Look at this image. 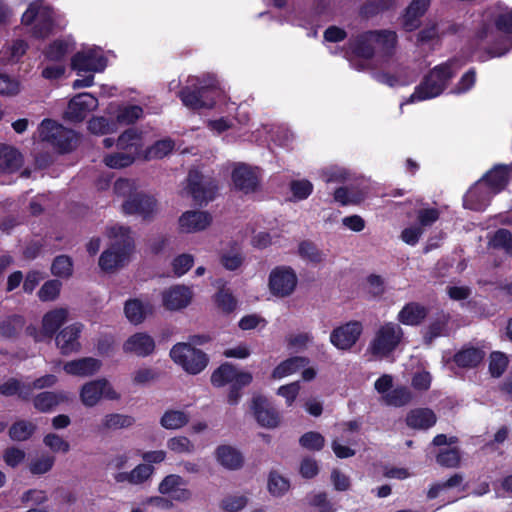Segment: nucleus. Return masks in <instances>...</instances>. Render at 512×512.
<instances>
[{
    "label": "nucleus",
    "mask_w": 512,
    "mask_h": 512,
    "mask_svg": "<svg viewBox=\"0 0 512 512\" xmlns=\"http://www.w3.org/2000/svg\"><path fill=\"white\" fill-rule=\"evenodd\" d=\"M231 178L236 190L244 194L256 192L260 184L255 170L246 164L236 166L232 171Z\"/></svg>",
    "instance_id": "obj_16"
},
{
    "label": "nucleus",
    "mask_w": 512,
    "mask_h": 512,
    "mask_svg": "<svg viewBox=\"0 0 512 512\" xmlns=\"http://www.w3.org/2000/svg\"><path fill=\"white\" fill-rule=\"evenodd\" d=\"M251 410L257 423L262 427L276 428L280 423L279 412L262 395L252 398Z\"/></svg>",
    "instance_id": "obj_13"
},
{
    "label": "nucleus",
    "mask_w": 512,
    "mask_h": 512,
    "mask_svg": "<svg viewBox=\"0 0 512 512\" xmlns=\"http://www.w3.org/2000/svg\"><path fill=\"white\" fill-rule=\"evenodd\" d=\"M430 6V0H412L402 15V27L406 32H413L421 25V18Z\"/></svg>",
    "instance_id": "obj_20"
},
{
    "label": "nucleus",
    "mask_w": 512,
    "mask_h": 512,
    "mask_svg": "<svg viewBox=\"0 0 512 512\" xmlns=\"http://www.w3.org/2000/svg\"><path fill=\"white\" fill-rule=\"evenodd\" d=\"M212 222V216L207 211H186L179 218L181 231L186 233L198 232L206 229Z\"/></svg>",
    "instance_id": "obj_24"
},
{
    "label": "nucleus",
    "mask_w": 512,
    "mask_h": 512,
    "mask_svg": "<svg viewBox=\"0 0 512 512\" xmlns=\"http://www.w3.org/2000/svg\"><path fill=\"white\" fill-rule=\"evenodd\" d=\"M485 355L486 353L482 348L466 344L453 355L452 361L459 368L471 369L478 367L484 360Z\"/></svg>",
    "instance_id": "obj_25"
},
{
    "label": "nucleus",
    "mask_w": 512,
    "mask_h": 512,
    "mask_svg": "<svg viewBox=\"0 0 512 512\" xmlns=\"http://www.w3.org/2000/svg\"><path fill=\"white\" fill-rule=\"evenodd\" d=\"M175 142L171 138L157 140L153 145L147 148L145 158L162 159L173 151Z\"/></svg>",
    "instance_id": "obj_50"
},
{
    "label": "nucleus",
    "mask_w": 512,
    "mask_h": 512,
    "mask_svg": "<svg viewBox=\"0 0 512 512\" xmlns=\"http://www.w3.org/2000/svg\"><path fill=\"white\" fill-rule=\"evenodd\" d=\"M25 323V318L22 315H10L0 321V335L7 339L16 338L23 330Z\"/></svg>",
    "instance_id": "obj_40"
},
{
    "label": "nucleus",
    "mask_w": 512,
    "mask_h": 512,
    "mask_svg": "<svg viewBox=\"0 0 512 512\" xmlns=\"http://www.w3.org/2000/svg\"><path fill=\"white\" fill-rule=\"evenodd\" d=\"M489 244L497 250H503L505 254L512 257V232L507 228L497 229Z\"/></svg>",
    "instance_id": "obj_48"
},
{
    "label": "nucleus",
    "mask_w": 512,
    "mask_h": 512,
    "mask_svg": "<svg viewBox=\"0 0 512 512\" xmlns=\"http://www.w3.org/2000/svg\"><path fill=\"white\" fill-rule=\"evenodd\" d=\"M449 320V314L443 311L437 313L423 331V343L426 346H431L436 338L447 335Z\"/></svg>",
    "instance_id": "obj_31"
},
{
    "label": "nucleus",
    "mask_w": 512,
    "mask_h": 512,
    "mask_svg": "<svg viewBox=\"0 0 512 512\" xmlns=\"http://www.w3.org/2000/svg\"><path fill=\"white\" fill-rule=\"evenodd\" d=\"M253 381V376L250 372H241L236 381L230 383V388L227 396V402L231 406L239 403L242 397V389L249 386Z\"/></svg>",
    "instance_id": "obj_42"
},
{
    "label": "nucleus",
    "mask_w": 512,
    "mask_h": 512,
    "mask_svg": "<svg viewBox=\"0 0 512 512\" xmlns=\"http://www.w3.org/2000/svg\"><path fill=\"white\" fill-rule=\"evenodd\" d=\"M67 317L68 311L65 308H56L45 313L42 318V334L52 338L66 322Z\"/></svg>",
    "instance_id": "obj_33"
},
{
    "label": "nucleus",
    "mask_w": 512,
    "mask_h": 512,
    "mask_svg": "<svg viewBox=\"0 0 512 512\" xmlns=\"http://www.w3.org/2000/svg\"><path fill=\"white\" fill-rule=\"evenodd\" d=\"M119 230L120 237L116 238L99 257V267L105 272H112L122 266L134 249V240L129 235V229L119 227Z\"/></svg>",
    "instance_id": "obj_6"
},
{
    "label": "nucleus",
    "mask_w": 512,
    "mask_h": 512,
    "mask_svg": "<svg viewBox=\"0 0 512 512\" xmlns=\"http://www.w3.org/2000/svg\"><path fill=\"white\" fill-rule=\"evenodd\" d=\"M69 53V43L63 39H56L49 43L43 51L45 59L52 62H62Z\"/></svg>",
    "instance_id": "obj_46"
},
{
    "label": "nucleus",
    "mask_w": 512,
    "mask_h": 512,
    "mask_svg": "<svg viewBox=\"0 0 512 512\" xmlns=\"http://www.w3.org/2000/svg\"><path fill=\"white\" fill-rule=\"evenodd\" d=\"M154 473V467L148 464H138L130 472H118L114 475L117 483L127 482L132 485H141L146 482Z\"/></svg>",
    "instance_id": "obj_32"
},
{
    "label": "nucleus",
    "mask_w": 512,
    "mask_h": 512,
    "mask_svg": "<svg viewBox=\"0 0 512 512\" xmlns=\"http://www.w3.org/2000/svg\"><path fill=\"white\" fill-rule=\"evenodd\" d=\"M171 359L191 375L201 373L209 363L208 355L191 344L180 342L170 350Z\"/></svg>",
    "instance_id": "obj_8"
},
{
    "label": "nucleus",
    "mask_w": 512,
    "mask_h": 512,
    "mask_svg": "<svg viewBox=\"0 0 512 512\" xmlns=\"http://www.w3.org/2000/svg\"><path fill=\"white\" fill-rule=\"evenodd\" d=\"M412 393L406 386H398L388 392L384 399L388 405L402 407L409 404L412 400Z\"/></svg>",
    "instance_id": "obj_51"
},
{
    "label": "nucleus",
    "mask_w": 512,
    "mask_h": 512,
    "mask_svg": "<svg viewBox=\"0 0 512 512\" xmlns=\"http://www.w3.org/2000/svg\"><path fill=\"white\" fill-rule=\"evenodd\" d=\"M144 110L139 105H126L119 107L116 114V123L120 125H131L141 119Z\"/></svg>",
    "instance_id": "obj_47"
},
{
    "label": "nucleus",
    "mask_w": 512,
    "mask_h": 512,
    "mask_svg": "<svg viewBox=\"0 0 512 512\" xmlns=\"http://www.w3.org/2000/svg\"><path fill=\"white\" fill-rule=\"evenodd\" d=\"M290 191L296 200H305L313 192V184L307 180H292L289 184Z\"/></svg>",
    "instance_id": "obj_62"
},
{
    "label": "nucleus",
    "mask_w": 512,
    "mask_h": 512,
    "mask_svg": "<svg viewBox=\"0 0 512 512\" xmlns=\"http://www.w3.org/2000/svg\"><path fill=\"white\" fill-rule=\"evenodd\" d=\"M397 41L395 31L367 30L349 38L342 50L347 59L355 57L371 60L377 52L381 57L389 58L394 54Z\"/></svg>",
    "instance_id": "obj_1"
},
{
    "label": "nucleus",
    "mask_w": 512,
    "mask_h": 512,
    "mask_svg": "<svg viewBox=\"0 0 512 512\" xmlns=\"http://www.w3.org/2000/svg\"><path fill=\"white\" fill-rule=\"evenodd\" d=\"M39 138L48 143L58 153L65 154L73 150L76 142L74 130L64 127L53 119H44L38 127Z\"/></svg>",
    "instance_id": "obj_5"
},
{
    "label": "nucleus",
    "mask_w": 512,
    "mask_h": 512,
    "mask_svg": "<svg viewBox=\"0 0 512 512\" xmlns=\"http://www.w3.org/2000/svg\"><path fill=\"white\" fill-rule=\"evenodd\" d=\"M454 77L452 63L447 61L431 69L415 87L408 102L424 101L438 97L447 88L450 80Z\"/></svg>",
    "instance_id": "obj_3"
},
{
    "label": "nucleus",
    "mask_w": 512,
    "mask_h": 512,
    "mask_svg": "<svg viewBox=\"0 0 512 512\" xmlns=\"http://www.w3.org/2000/svg\"><path fill=\"white\" fill-rule=\"evenodd\" d=\"M116 127V123L108 120L107 118L101 117H93L88 122V130L92 134L96 135H105L114 132Z\"/></svg>",
    "instance_id": "obj_58"
},
{
    "label": "nucleus",
    "mask_w": 512,
    "mask_h": 512,
    "mask_svg": "<svg viewBox=\"0 0 512 512\" xmlns=\"http://www.w3.org/2000/svg\"><path fill=\"white\" fill-rule=\"evenodd\" d=\"M192 291L184 285H176L162 294L163 305L170 311L186 308L192 300Z\"/></svg>",
    "instance_id": "obj_19"
},
{
    "label": "nucleus",
    "mask_w": 512,
    "mask_h": 512,
    "mask_svg": "<svg viewBox=\"0 0 512 512\" xmlns=\"http://www.w3.org/2000/svg\"><path fill=\"white\" fill-rule=\"evenodd\" d=\"M310 363V359L305 356H292L280 362L272 371L271 377L273 379H282L293 373H296L301 368L306 367Z\"/></svg>",
    "instance_id": "obj_35"
},
{
    "label": "nucleus",
    "mask_w": 512,
    "mask_h": 512,
    "mask_svg": "<svg viewBox=\"0 0 512 512\" xmlns=\"http://www.w3.org/2000/svg\"><path fill=\"white\" fill-rule=\"evenodd\" d=\"M69 401V393L65 391H44L38 393L32 399L34 408L41 413L52 412L60 404Z\"/></svg>",
    "instance_id": "obj_22"
},
{
    "label": "nucleus",
    "mask_w": 512,
    "mask_h": 512,
    "mask_svg": "<svg viewBox=\"0 0 512 512\" xmlns=\"http://www.w3.org/2000/svg\"><path fill=\"white\" fill-rule=\"evenodd\" d=\"M51 273L59 278H69L73 273L72 258L68 255L56 256L51 265Z\"/></svg>",
    "instance_id": "obj_53"
},
{
    "label": "nucleus",
    "mask_w": 512,
    "mask_h": 512,
    "mask_svg": "<svg viewBox=\"0 0 512 512\" xmlns=\"http://www.w3.org/2000/svg\"><path fill=\"white\" fill-rule=\"evenodd\" d=\"M36 431V426L26 420H18L14 422L9 428V437L13 441H27L32 437Z\"/></svg>",
    "instance_id": "obj_45"
},
{
    "label": "nucleus",
    "mask_w": 512,
    "mask_h": 512,
    "mask_svg": "<svg viewBox=\"0 0 512 512\" xmlns=\"http://www.w3.org/2000/svg\"><path fill=\"white\" fill-rule=\"evenodd\" d=\"M214 302L224 314H230L237 307V300L229 289L220 288L214 295Z\"/></svg>",
    "instance_id": "obj_52"
},
{
    "label": "nucleus",
    "mask_w": 512,
    "mask_h": 512,
    "mask_svg": "<svg viewBox=\"0 0 512 512\" xmlns=\"http://www.w3.org/2000/svg\"><path fill=\"white\" fill-rule=\"evenodd\" d=\"M157 210V200L154 196L143 191H134L122 203L125 215H138L143 220L151 219Z\"/></svg>",
    "instance_id": "obj_11"
},
{
    "label": "nucleus",
    "mask_w": 512,
    "mask_h": 512,
    "mask_svg": "<svg viewBox=\"0 0 512 512\" xmlns=\"http://www.w3.org/2000/svg\"><path fill=\"white\" fill-rule=\"evenodd\" d=\"M152 312L153 307L149 302L143 303L137 298L127 300L124 305L125 316L134 325L141 324Z\"/></svg>",
    "instance_id": "obj_34"
},
{
    "label": "nucleus",
    "mask_w": 512,
    "mask_h": 512,
    "mask_svg": "<svg viewBox=\"0 0 512 512\" xmlns=\"http://www.w3.org/2000/svg\"><path fill=\"white\" fill-rule=\"evenodd\" d=\"M511 172L512 165L497 164L480 178V182L496 195L507 187Z\"/></svg>",
    "instance_id": "obj_17"
},
{
    "label": "nucleus",
    "mask_w": 512,
    "mask_h": 512,
    "mask_svg": "<svg viewBox=\"0 0 512 512\" xmlns=\"http://www.w3.org/2000/svg\"><path fill=\"white\" fill-rule=\"evenodd\" d=\"M22 164L23 157L16 148L0 143V174L15 173Z\"/></svg>",
    "instance_id": "obj_30"
},
{
    "label": "nucleus",
    "mask_w": 512,
    "mask_h": 512,
    "mask_svg": "<svg viewBox=\"0 0 512 512\" xmlns=\"http://www.w3.org/2000/svg\"><path fill=\"white\" fill-rule=\"evenodd\" d=\"M107 65V59L93 51L77 52L71 58L72 70L80 72H102Z\"/></svg>",
    "instance_id": "obj_18"
},
{
    "label": "nucleus",
    "mask_w": 512,
    "mask_h": 512,
    "mask_svg": "<svg viewBox=\"0 0 512 512\" xmlns=\"http://www.w3.org/2000/svg\"><path fill=\"white\" fill-rule=\"evenodd\" d=\"M508 366V358L506 355L499 351H494L490 355L489 372L492 377H500Z\"/></svg>",
    "instance_id": "obj_61"
},
{
    "label": "nucleus",
    "mask_w": 512,
    "mask_h": 512,
    "mask_svg": "<svg viewBox=\"0 0 512 512\" xmlns=\"http://www.w3.org/2000/svg\"><path fill=\"white\" fill-rule=\"evenodd\" d=\"M214 454L217 462L227 470H239L244 465L243 454L231 445H219Z\"/></svg>",
    "instance_id": "obj_27"
},
{
    "label": "nucleus",
    "mask_w": 512,
    "mask_h": 512,
    "mask_svg": "<svg viewBox=\"0 0 512 512\" xmlns=\"http://www.w3.org/2000/svg\"><path fill=\"white\" fill-rule=\"evenodd\" d=\"M62 283L57 279L46 281L38 291V297L43 302L54 301L58 298Z\"/></svg>",
    "instance_id": "obj_59"
},
{
    "label": "nucleus",
    "mask_w": 512,
    "mask_h": 512,
    "mask_svg": "<svg viewBox=\"0 0 512 512\" xmlns=\"http://www.w3.org/2000/svg\"><path fill=\"white\" fill-rule=\"evenodd\" d=\"M189 416L180 410H167L160 419V424L163 428L168 430L180 429L187 425Z\"/></svg>",
    "instance_id": "obj_44"
},
{
    "label": "nucleus",
    "mask_w": 512,
    "mask_h": 512,
    "mask_svg": "<svg viewBox=\"0 0 512 512\" xmlns=\"http://www.w3.org/2000/svg\"><path fill=\"white\" fill-rule=\"evenodd\" d=\"M83 325L81 323H73L60 330L56 337L55 342L60 353L68 356L72 353H77L81 349L79 341Z\"/></svg>",
    "instance_id": "obj_14"
},
{
    "label": "nucleus",
    "mask_w": 512,
    "mask_h": 512,
    "mask_svg": "<svg viewBox=\"0 0 512 512\" xmlns=\"http://www.w3.org/2000/svg\"><path fill=\"white\" fill-rule=\"evenodd\" d=\"M136 156L129 152H116L104 157V164L112 169L126 168L134 163Z\"/></svg>",
    "instance_id": "obj_54"
},
{
    "label": "nucleus",
    "mask_w": 512,
    "mask_h": 512,
    "mask_svg": "<svg viewBox=\"0 0 512 512\" xmlns=\"http://www.w3.org/2000/svg\"><path fill=\"white\" fill-rule=\"evenodd\" d=\"M102 366L100 360L93 357H83L68 361L63 370L66 374L79 377H89L96 374Z\"/></svg>",
    "instance_id": "obj_26"
},
{
    "label": "nucleus",
    "mask_w": 512,
    "mask_h": 512,
    "mask_svg": "<svg viewBox=\"0 0 512 512\" xmlns=\"http://www.w3.org/2000/svg\"><path fill=\"white\" fill-rule=\"evenodd\" d=\"M186 485V481L177 474L165 476L159 483L158 491L162 495H172L180 486Z\"/></svg>",
    "instance_id": "obj_57"
},
{
    "label": "nucleus",
    "mask_w": 512,
    "mask_h": 512,
    "mask_svg": "<svg viewBox=\"0 0 512 512\" xmlns=\"http://www.w3.org/2000/svg\"><path fill=\"white\" fill-rule=\"evenodd\" d=\"M299 444L307 450L320 451L324 447L325 439L319 432L309 431L299 438Z\"/></svg>",
    "instance_id": "obj_60"
},
{
    "label": "nucleus",
    "mask_w": 512,
    "mask_h": 512,
    "mask_svg": "<svg viewBox=\"0 0 512 512\" xmlns=\"http://www.w3.org/2000/svg\"><path fill=\"white\" fill-rule=\"evenodd\" d=\"M396 6V0H367L360 9L359 14L363 18H372Z\"/></svg>",
    "instance_id": "obj_41"
},
{
    "label": "nucleus",
    "mask_w": 512,
    "mask_h": 512,
    "mask_svg": "<svg viewBox=\"0 0 512 512\" xmlns=\"http://www.w3.org/2000/svg\"><path fill=\"white\" fill-rule=\"evenodd\" d=\"M21 24L31 27L30 35L37 40L47 38L54 28V11L43 0L32 1L21 16Z\"/></svg>",
    "instance_id": "obj_4"
},
{
    "label": "nucleus",
    "mask_w": 512,
    "mask_h": 512,
    "mask_svg": "<svg viewBox=\"0 0 512 512\" xmlns=\"http://www.w3.org/2000/svg\"><path fill=\"white\" fill-rule=\"evenodd\" d=\"M167 447L169 450L177 454H189L193 453L195 450L194 444L185 436H176L168 439Z\"/></svg>",
    "instance_id": "obj_64"
},
{
    "label": "nucleus",
    "mask_w": 512,
    "mask_h": 512,
    "mask_svg": "<svg viewBox=\"0 0 512 512\" xmlns=\"http://www.w3.org/2000/svg\"><path fill=\"white\" fill-rule=\"evenodd\" d=\"M117 148L137 155L142 146V133L137 128L131 127L120 134L117 139Z\"/></svg>",
    "instance_id": "obj_38"
},
{
    "label": "nucleus",
    "mask_w": 512,
    "mask_h": 512,
    "mask_svg": "<svg viewBox=\"0 0 512 512\" xmlns=\"http://www.w3.org/2000/svg\"><path fill=\"white\" fill-rule=\"evenodd\" d=\"M107 385V379H97L85 383L80 391V399L86 407L95 406L103 395V388Z\"/></svg>",
    "instance_id": "obj_36"
},
{
    "label": "nucleus",
    "mask_w": 512,
    "mask_h": 512,
    "mask_svg": "<svg viewBox=\"0 0 512 512\" xmlns=\"http://www.w3.org/2000/svg\"><path fill=\"white\" fill-rule=\"evenodd\" d=\"M298 277L291 266L280 265L274 267L268 277V287L273 296L284 298L295 291Z\"/></svg>",
    "instance_id": "obj_10"
},
{
    "label": "nucleus",
    "mask_w": 512,
    "mask_h": 512,
    "mask_svg": "<svg viewBox=\"0 0 512 512\" xmlns=\"http://www.w3.org/2000/svg\"><path fill=\"white\" fill-rule=\"evenodd\" d=\"M187 190L193 201L202 206L215 199L218 183L215 178L204 175L198 169H190L187 176Z\"/></svg>",
    "instance_id": "obj_9"
},
{
    "label": "nucleus",
    "mask_w": 512,
    "mask_h": 512,
    "mask_svg": "<svg viewBox=\"0 0 512 512\" xmlns=\"http://www.w3.org/2000/svg\"><path fill=\"white\" fill-rule=\"evenodd\" d=\"M135 423V418L130 415L120 413H110L104 416L100 431L111 429H122L131 427Z\"/></svg>",
    "instance_id": "obj_43"
},
{
    "label": "nucleus",
    "mask_w": 512,
    "mask_h": 512,
    "mask_svg": "<svg viewBox=\"0 0 512 512\" xmlns=\"http://www.w3.org/2000/svg\"><path fill=\"white\" fill-rule=\"evenodd\" d=\"M155 350L154 339L145 332H137L127 338L123 344L125 353H132L139 357H147Z\"/></svg>",
    "instance_id": "obj_21"
},
{
    "label": "nucleus",
    "mask_w": 512,
    "mask_h": 512,
    "mask_svg": "<svg viewBox=\"0 0 512 512\" xmlns=\"http://www.w3.org/2000/svg\"><path fill=\"white\" fill-rule=\"evenodd\" d=\"M298 254L302 259L312 263H320L324 258L322 251L310 240H303L299 243Z\"/></svg>",
    "instance_id": "obj_55"
},
{
    "label": "nucleus",
    "mask_w": 512,
    "mask_h": 512,
    "mask_svg": "<svg viewBox=\"0 0 512 512\" xmlns=\"http://www.w3.org/2000/svg\"><path fill=\"white\" fill-rule=\"evenodd\" d=\"M460 459V452L456 447L442 449L436 456V462L447 468L457 467L460 463Z\"/></svg>",
    "instance_id": "obj_56"
},
{
    "label": "nucleus",
    "mask_w": 512,
    "mask_h": 512,
    "mask_svg": "<svg viewBox=\"0 0 512 512\" xmlns=\"http://www.w3.org/2000/svg\"><path fill=\"white\" fill-rule=\"evenodd\" d=\"M267 488L272 496L282 497L290 489V481L277 471L272 470L268 476Z\"/></svg>",
    "instance_id": "obj_49"
},
{
    "label": "nucleus",
    "mask_w": 512,
    "mask_h": 512,
    "mask_svg": "<svg viewBox=\"0 0 512 512\" xmlns=\"http://www.w3.org/2000/svg\"><path fill=\"white\" fill-rule=\"evenodd\" d=\"M363 324L358 320L348 321L334 328L330 333V342L338 350H350L363 333Z\"/></svg>",
    "instance_id": "obj_12"
},
{
    "label": "nucleus",
    "mask_w": 512,
    "mask_h": 512,
    "mask_svg": "<svg viewBox=\"0 0 512 512\" xmlns=\"http://www.w3.org/2000/svg\"><path fill=\"white\" fill-rule=\"evenodd\" d=\"M405 422L409 428L428 430L436 424L437 416L430 408H414L407 413Z\"/></svg>",
    "instance_id": "obj_28"
},
{
    "label": "nucleus",
    "mask_w": 512,
    "mask_h": 512,
    "mask_svg": "<svg viewBox=\"0 0 512 512\" xmlns=\"http://www.w3.org/2000/svg\"><path fill=\"white\" fill-rule=\"evenodd\" d=\"M428 316V309L418 302H408L397 315L398 321L407 326H419Z\"/></svg>",
    "instance_id": "obj_29"
},
{
    "label": "nucleus",
    "mask_w": 512,
    "mask_h": 512,
    "mask_svg": "<svg viewBox=\"0 0 512 512\" xmlns=\"http://www.w3.org/2000/svg\"><path fill=\"white\" fill-rule=\"evenodd\" d=\"M494 195L479 179L465 194L464 206L474 211L484 210Z\"/></svg>",
    "instance_id": "obj_23"
},
{
    "label": "nucleus",
    "mask_w": 512,
    "mask_h": 512,
    "mask_svg": "<svg viewBox=\"0 0 512 512\" xmlns=\"http://www.w3.org/2000/svg\"><path fill=\"white\" fill-rule=\"evenodd\" d=\"M220 94L221 90L216 81L207 82L196 78L193 83L179 90L178 97L185 107L200 111L214 108Z\"/></svg>",
    "instance_id": "obj_2"
},
{
    "label": "nucleus",
    "mask_w": 512,
    "mask_h": 512,
    "mask_svg": "<svg viewBox=\"0 0 512 512\" xmlns=\"http://www.w3.org/2000/svg\"><path fill=\"white\" fill-rule=\"evenodd\" d=\"M28 44L23 39L13 40L10 44H6L0 50V60L3 64H15L26 54Z\"/></svg>",
    "instance_id": "obj_37"
},
{
    "label": "nucleus",
    "mask_w": 512,
    "mask_h": 512,
    "mask_svg": "<svg viewBox=\"0 0 512 512\" xmlns=\"http://www.w3.org/2000/svg\"><path fill=\"white\" fill-rule=\"evenodd\" d=\"M240 373L241 372H239L234 365L225 362L213 371L211 375V384L214 387H223L236 381Z\"/></svg>",
    "instance_id": "obj_39"
},
{
    "label": "nucleus",
    "mask_w": 512,
    "mask_h": 512,
    "mask_svg": "<svg viewBox=\"0 0 512 512\" xmlns=\"http://www.w3.org/2000/svg\"><path fill=\"white\" fill-rule=\"evenodd\" d=\"M98 107V99L90 93H80L68 103L65 115L73 122H82L87 114Z\"/></svg>",
    "instance_id": "obj_15"
},
{
    "label": "nucleus",
    "mask_w": 512,
    "mask_h": 512,
    "mask_svg": "<svg viewBox=\"0 0 512 512\" xmlns=\"http://www.w3.org/2000/svg\"><path fill=\"white\" fill-rule=\"evenodd\" d=\"M55 463V457L52 455H42L41 457L31 461L29 471L33 475H43L49 472Z\"/></svg>",
    "instance_id": "obj_63"
},
{
    "label": "nucleus",
    "mask_w": 512,
    "mask_h": 512,
    "mask_svg": "<svg viewBox=\"0 0 512 512\" xmlns=\"http://www.w3.org/2000/svg\"><path fill=\"white\" fill-rule=\"evenodd\" d=\"M403 336V329L398 324L386 322L375 332L368 346V351L374 357L386 358L396 350Z\"/></svg>",
    "instance_id": "obj_7"
}]
</instances>
